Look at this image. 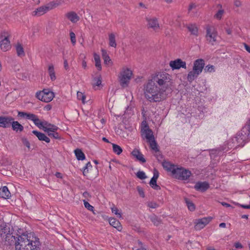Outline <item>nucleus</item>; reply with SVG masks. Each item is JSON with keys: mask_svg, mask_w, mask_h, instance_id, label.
I'll return each mask as SVG.
<instances>
[{"mask_svg": "<svg viewBox=\"0 0 250 250\" xmlns=\"http://www.w3.org/2000/svg\"><path fill=\"white\" fill-rule=\"evenodd\" d=\"M16 50L17 52V55L19 57H23L25 56V53L24 51L23 48L21 45V44L20 43H18L16 45Z\"/></svg>", "mask_w": 250, "mask_h": 250, "instance_id": "nucleus-28", "label": "nucleus"}, {"mask_svg": "<svg viewBox=\"0 0 250 250\" xmlns=\"http://www.w3.org/2000/svg\"><path fill=\"white\" fill-rule=\"evenodd\" d=\"M186 27L191 34L196 36L198 35V30L195 24H188Z\"/></svg>", "mask_w": 250, "mask_h": 250, "instance_id": "nucleus-29", "label": "nucleus"}, {"mask_svg": "<svg viewBox=\"0 0 250 250\" xmlns=\"http://www.w3.org/2000/svg\"><path fill=\"white\" fill-rule=\"evenodd\" d=\"M50 10L49 5L47 3L46 5L41 6L33 11L32 15L34 16H41Z\"/></svg>", "mask_w": 250, "mask_h": 250, "instance_id": "nucleus-13", "label": "nucleus"}, {"mask_svg": "<svg viewBox=\"0 0 250 250\" xmlns=\"http://www.w3.org/2000/svg\"><path fill=\"white\" fill-rule=\"evenodd\" d=\"M0 195L4 199L8 198L11 196V193L7 187L4 186L0 189Z\"/></svg>", "mask_w": 250, "mask_h": 250, "instance_id": "nucleus-24", "label": "nucleus"}, {"mask_svg": "<svg viewBox=\"0 0 250 250\" xmlns=\"http://www.w3.org/2000/svg\"><path fill=\"white\" fill-rule=\"evenodd\" d=\"M185 201L189 210L193 211L195 209L194 204L188 198H185Z\"/></svg>", "mask_w": 250, "mask_h": 250, "instance_id": "nucleus-37", "label": "nucleus"}, {"mask_svg": "<svg viewBox=\"0 0 250 250\" xmlns=\"http://www.w3.org/2000/svg\"><path fill=\"white\" fill-rule=\"evenodd\" d=\"M10 34L4 30L0 33V47L3 52L9 50L11 48L9 38Z\"/></svg>", "mask_w": 250, "mask_h": 250, "instance_id": "nucleus-4", "label": "nucleus"}, {"mask_svg": "<svg viewBox=\"0 0 250 250\" xmlns=\"http://www.w3.org/2000/svg\"><path fill=\"white\" fill-rule=\"evenodd\" d=\"M243 132L244 131H242L240 134H239L237 136H236L235 138V140L237 142L238 145V146H243L245 144V141L246 138V136H245L246 133L245 134H243Z\"/></svg>", "mask_w": 250, "mask_h": 250, "instance_id": "nucleus-21", "label": "nucleus"}, {"mask_svg": "<svg viewBox=\"0 0 250 250\" xmlns=\"http://www.w3.org/2000/svg\"><path fill=\"white\" fill-rule=\"evenodd\" d=\"M244 47L245 49L249 53H250V47L246 43H244Z\"/></svg>", "mask_w": 250, "mask_h": 250, "instance_id": "nucleus-64", "label": "nucleus"}, {"mask_svg": "<svg viewBox=\"0 0 250 250\" xmlns=\"http://www.w3.org/2000/svg\"><path fill=\"white\" fill-rule=\"evenodd\" d=\"M89 167H91L92 165H91L90 162H88L86 164L85 167H83V173L84 175H85V173L88 171L87 170H86Z\"/></svg>", "mask_w": 250, "mask_h": 250, "instance_id": "nucleus-55", "label": "nucleus"}, {"mask_svg": "<svg viewBox=\"0 0 250 250\" xmlns=\"http://www.w3.org/2000/svg\"><path fill=\"white\" fill-rule=\"evenodd\" d=\"M111 210H112V212L114 213L115 215H116L118 217H119V218L122 217L121 213L119 212V210L116 207H114L112 208Z\"/></svg>", "mask_w": 250, "mask_h": 250, "instance_id": "nucleus-48", "label": "nucleus"}, {"mask_svg": "<svg viewBox=\"0 0 250 250\" xmlns=\"http://www.w3.org/2000/svg\"><path fill=\"white\" fill-rule=\"evenodd\" d=\"M102 52L103 58H104V57H105V56H108V55L107 54L106 50L104 49H102Z\"/></svg>", "mask_w": 250, "mask_h": 250, "instance_id": "nucleus-63", "label": "nucleus"}, {"mask_svg": "<svg viewBox=\"0 0 250 250\" xmlns=\"http://www.w3.org/2000/svg\"><path fill=\"white\" fill-rule=\"evenodd\" d=\"M64 67L65 70H67L69 69L68 64L67 62V61L66 59L64 60Z\"/></svg>", "mask_w": 250, "mask_h": 250, "instance_id": "nucleus-62", "label": "nucleus"}, {"mask_svg": "<svg viewBox=\"0 0 250 250\" xmlns=\"http://www.w3.org/2000/svg\"><path fill=\"white\" fill-rule=\"evenodd\" d=\"M147 21L150 28L153 29L154 30H156L159 28V24L158 23V20L157 18H152L147 19Z\"/></svg>", "mask_w": 250, "mask_h": 250, "instance_id": "nucleus-17", "label": "nucleus"}, {"mask_svg": "<svg viewBox=\"0 0 250 250\" xmlns=\"http://www.w3.org/2000/svg\"><path fill=\"white\" fill-rule=\"evenodd\" d=\"M77 98L79 100H81L83 104L85 103V95L81 92H77Z\"/></svg>", "mask_w": 250, "mask_h": 250, "instance_id": "nucleus-42", "label": "nucleus"}, {"mask_svg": "<svg viewBox=\"0 0 250 250\" xmlns=\"http://www.w3.org/2000/svg\"><path fill=\"white\" fill-rule=\"evenodd\" d=\"M57 130H54V132L49 131V132L46 133L50 138L60 140L61 139V136L60 134L57 132Z\"/></svg>", "mask_w": 250, "mask_h": 250, "instance_id": "nucleus-36", "label": "nucleus"}, {"mask_svg": "<svg viewBox=\"0 0 250 250\" xmlns=\"http://www.w3.org/2000/svg\"><path fill=\"white\" fill-rule=\"evenodd\" d=\"M132 155L137 158V159L143 163H144L146 162V160L144 157V155L140 152V151L138 149H134L132 152Z\"/></svg>", "mask_w": 250, "mask_h": 250, "instance_id": "nucleus-19", "label": "nucleus"}, {"mask_svg": "<svg viewBox=\"0 0 250 250\" xmlns=\"http://www.w3.org/2000/svg\"><path fill=\"white\" fill-rule=\"evenodd\" d=\"M18 241L16 245V250H30L29 244L26 242L27 237L26 234H23L17 238Z\"/></svg>", "mask_w": 250, "mask_h": 250, "instance_id": "nucleus-9", "label": "nucleus"}, {"mask_svg": "<svg viewBox=\"0 0 250 250\" xmlns=\"http://www.w3.org/2000/svg\"><path fill=\"white\" fill-rule=\"evenodd\" d=\"M13 117L11 116H0V127L9 128L11 126Z\"/></svg>", "mask_w": 250, "mask_h": 250, "instance_id": "nucleus-14", "label": "nucleus"}, {"mask_svg": "<svg viewBox=\"0 0 250 250\" xmlns=\"http://www.w3.org/2000/svg\"><path fill=\"white\" fill-rule=\"evenodd\" d=\"M137 191H138L140 196L141 197H142V198H144L145 196V193H144L143 188L138 186L137 187Z\"/></svg>", "mask_w": 250, "mask_h": 250, "instance_id": "nucleus-51", "label": "nucleus"}, {"mask_svg": "<svg viewBox=\"0 0 250 250\" xmlns=\"http://www.w3.org/2000/svg\"><path fill=\"white\" fill-rule=\"evenodd\" d=\"M21 142L23 145L26 146L28 150L30 149V142L28 141V140L24 137H23L21 139Z\"/></svg>", "mask_w": 250, "mask_h": 250, "instance_id": "nucleus-44", "label": "nucleus"}, {"mask_svg": "<svg viewBox=\"0 0 250 250\" xmlns=\"http://www.w3.org/2000/svg\"><path fill=\"white\" fill-rule=\"evenodd\" d=\"M109 45L115 48L117 46V43L115 40V36L113 33L109 34Z\"/></svg>", "mask_w": 250, "mask_h": 250, "instance_id": "nucleus-33", "label": "nucleus"}, {"mask_svg": "<svg viewBox=\"0 0 250 250\" xmlns=\"http://www.w3.org/2000/svg\"><path fill=\"white\" fill-rule=\"evenodd\" d=\"M18 116L32 121L36 117V115L32 113L20 111L18 112Z\"/></svg>", "mask_w": 250, "mask_h": 250, "instance_id": "nucleus-25", "label": "nucleus"}, {"mask_svg": "<svg viewBox=\"0 0 250 250\" xmlns=\"http://www.w3.org/2000/svg\"><path fill=\"white\" fill-rule=\"evenodd\" d=\"M74 153L77 159L78 160H83L85 159V155L81 149L77 148L74 150Z\"/></svg>", "mask_w": 250, "mask_h": 250, "instance_id": "nucleus-30", "label": "nucleus"}, {"mask_svg": "<svg viewBox=\"0 0 250 250\" xmlns=\"http://www.w3.org/2000/svg\"><path fill=\"white\" fill-rule=\"evenodd\" d=\"M205 66V61L203 59H199L195 60L193 63V70L190 71L188 74V80L191 82L201 73Z\"/></svg>", "mask_w": 250, "mask_h": 250, "instance_id": "nucleus-3", "label": "nucleus"}, {"mask_svg": "<svg viewBox=\"0 0 250 250\" xmlns=\"http://www.w3.org/2000/svg\"><path fill=\"white\" fill-rule=\"evenodd\" d=\"M169 66L172 70L179 69L181 68L186 69V62L180 59H177L174 61H171L169 62Z\"/></svg>", "mask_w": 250, "mask_h": 250, "instance_id": "nucleus-12", "label": "nucleus"}, {"mask_svg": "<svg viewBox=\"0 0 250 250\" xmlns=\"http://www.w3.org/2000/svg\"><path fill=\"white\" fill-rule=\"evenodd\" d=\"M150 186L154 189L158 190L161 189L160 187L157 184V179L151 178L150 182Z\"/></svg>", "mask_w": 250, "mask_h": 250, "instance_id": "nucleus-34", "label": "nucleus"}, {"mask_svg": "<svg viewBox=\"0 0 250 250\" xmlns=\"http://www.w3.org/2000/svg\"><path fill=\"white\" fill-rule=\"evenodd\" d=\"M206 38L207 42L211 45H214L217 41L218 35L217 30L214 27L209 25L206 26Z\"/></svg>", "mask_w": 250, "mask_h": 250, "instance_id": "nucleus-7", "label": "nucleus"}, {"mask_svg": "<svg viewBox=\"0 0 250 250\" xmlns=\"http://www.w3.org/2000/svg\"><path fill=\"white\" fill-rule=\"evenodd\" d=\"M234 4L238 7L241 5V2L239 0H234Z\"/></svg>", "mask_w": 250, "mask_h": 250, "instance_id": "nucleus-59", "label": "nucleus"}, {"mask_svg": "<svg viewBox=\"0 0 250 250\" xmlns=\"http://www.w3.org/2000/svg\"><path fill=\"white\" fill-rule=\"evenodd\" d=\"M234 246L236 249H242L243 248L242 245L239 242L235 243Z\"/></svg>", "mask_w": 250, "mask_h": 250, "instance_id": "nucleus-61", "label": "nucleus"}, {"mask_svg": "<svg viewBox=\"0 0 250 250\" xmlns=\"http://www.w3.org/2000/svg\"><path fill=\"white\" fill-rule=\"evenodd\" d=\"M224 13V11L222 9L219 10L216 14L214 15V18L218 19L220 20L222 18V17Z\"/></svg>", "mask_w": 250, "mask_h": 250, "instance_id": "nucleus-47", "label": "nucleus"}, {"mask_svg": "<svg viewBox=\"0 0 250 250\" xmlns=\"http://www.w3.org/2000/svg\"><path fill=\"white\" fill-rule=\"evenodd\" d=\"M164 169L170 172L176 179L181 180H187L191 175V171L181 166L171 164L169 162L164 161L162 163Z\"/></svg>", "mask_w": 250, "mask_h": 250, "instance_id": "nucleus-2", "label": "nucleus"}, {"mask_svg": "<svg viewBox=\"0 0 250 250\" xmlns=\"http://www.w3.org/2000/svg\"><path fill=\"white\" fill-rule=\"evenodd\" d=\"M8 235L9 236H8V237L4 240V241L7 242V244L9 245L15 244L16 246L18 241V239H16L17 238L13 236L11 232H10Z\"/></svg>", "mask_w": 250, "mask_h": 250, "instance_id": "nucleus-26", "label": "nucleus"}, {"mask_svg": "<svg viewBox=\"0 0 250 250\" xmlns=\"http://www.w3.org/2000/svg\"><path fill=\"white\" fill-rule=\"evenodd\" d=\"M48 73L51 81H53L56 80V78L54 68L53 65L52 64L48 66Z\"/></svg>", "mask_w": 250, "mask_h": 250, "instance_id": "nucleus-32", "label": "nucleus"}, {"mask_svg": "<svg viewBox=\"0 0 250 250\" xmlns=\"http://www.w3.org/2000/svg\"><path fill=\"white\" fill-rule=\"evenodd\" d=\"M171 76L165 72H159L151 75L144 86L145 98L151 103L165 100L172 90Z\"/></svg>", "mask_w": 250, "mask_h": 250, "instance_id": "nucleus-1", "label": "nucleus"}, {"mask_svg": "<svg viewBox=\"0 0 250 250\" xmlns=\"http://www.w3.org/2000/svg\"><path fill=\"white\" fill-rule=\"evenodd\" d=\"M132 75V72L130 69L123 68L119 76V81L122 86L125 87L128 85Z\"/></svg>", "mask_w": 250, "mask_h": 250, "instance_id": "nucleus-6", "label": "nucleus"}, {"mask_svg": "<svg viewBox=\"0 0 250 250\" xmlns=\"http://www.w3.org/2000/svg\"><path fill=\"white\" fill-rule=\"evenodd\" d=\"M11 126H12V129L16 132H21L23 130V126L18 121H14L13 118L12 122H11Z\"/></svg>", "mask_w": 250, "mask_h": 250, "instance_id": "nucleus-18", "label": "nucleus"}, {"mask_svg": "<svg viewBox=\"0 0 250 250\" xmlns=\"http://www.w3.org/2000/svg\"><path fill=\"white\" fill-rule=\"evenodd\" d=\"M104 59V63L105 64H108L109 62H110L111 61V59H110V57L109 56H106V57H104V58H103Z\"/></svg>", "mask_w": 250, "mask_h": 250, "instance_id": "nucleus-57", "label": "nucleus"}, {"mask_svg": "<svg viewBox=\"0 0 250 250\" xmlns=\"http://www.w3.org/2000/svg\"><path fill=\"white\" fill-rule=\"evenodd\" d=\"M149 143L150 148L154 152L158 151L159 150L157 143L155 140V138L147 142Z\"/></svg>", "mask_w": 250, "mask_h": 250, "instance_id": "nucleus-31", "label": "nucleus"}, {"mask_svg": "<svg viewBox=\"0 0 250 250\" xmlns=\"http://www.w3.org/2000/svg\"><path fill=\"white\" fill-rule=\"evenodd\" d=\"M32 121L37 126L40 128L41 125H42V122L40 120L37 115L36 116V117L33 119Z\"/></svg>", "mask_w": 250, "mask_h": 250, "instance_id": "nucleus-49", "label": "nucleus"}, {"mask_svg": "<svg viewBox=\"0 0 250 250\" xmlns=\"http://www.w3.org/2000/svg\"><path fill=\"white\" fill-rule=\"evenodd\" d=\"M70 37L71 42H72V43L73 45L75 44L76 41V36H75V33L73 32H71L70 33Z\"/></svg>", "mask_w": 250, "mask_h": 250, "instance_id": "nucleus-50", "label": "nucleus"}, {"mask_svg": "<svg viewBox=\"0 0 250 250\" xmlns=\"http://www.w3.org/2000/svg\"><path fill=\"white\" fill-rule=\"evenodd\" d=\"M149 219L153 223L154 225L158 226L161 223V220L155 214H152L149 216Z\"/></svg>", "mask_w": 250, "mask_h": 250, "instance_id": "nucleus-27", "label": "nucleus"}, {"mask_svg": "<svg viewBox=\"0 0 250 250\" xmlns=\"http://www.w3.org/2000/svg\"><path fill=\"white\" fill-rule=\"evenodd\" d=\"M26 235V242H28L30 246V250H40L41 244L39 238L34 233H29Z\"/></svg>", "mask_w": 250, "mask_h": 250, "instance_id": "nucleus-5", "label": "nucleus"}, {"mask_svg": "<svg viewBox=\"0 0 250 250\" xmlns=\"http://www.w3.org/2000/svg\"><path fill=\"white\" fill-rule=\"evenodd\" d=\"M196 7V5L195 3H191L188 7V12L190 11L192 9L195 8Z\"/></svg>", "mask_w": 250, "mask_h": 250, "instance_id": "nucleus-60", "label": "nucleus"}, {"mask_svg": "<svg viewBox=\"0 0 250 250\" xmlns=\"http://www.w3.org/2000/svg\"><path fill=\"white\" fill-rule=\"evenodd\" d=\"M94 81L96 82L95 84L97 86H99L102 83V78L101 76L94 78Z\"/></svg>", "mask_w": 250, "mask_h": 250, "instance_id": "nucleus-54", "label": "nucleus"}, {"mask_svg": "<svg viewBox=\"0 0 250 250\" xmlns=\"http://www.w3.org/2000/svg\"><path fill=\"white\" fill-rule=\"evenodd\" d=\"M113 151L117 155H120L123 151L122 148L118 145L112 144Z\"/></svg>", "mask_w": 250, "mask_h": 250, "instance_id": "nucleus-39", "label": "nucleus"}, {"mask_svg": "<svg viewBox=\"0 0 250 250\" xmlns=\"http://www.w3.org/2000/svg\"><path fill=\"white\" fill-rule=\"evenodd\" d=\"M209 188V185L207 182H198L195 186L194 188L201 192H205Z\"/></svg>", "mask_w": 250, "mask_h": 250, "instance_id": "nucleus-15", "label": "nucleus"}, {"mask_svg": "<svg viewBox=\"0 0 250 250\" xmlns=\"http://www.w3.org/2000/svg\"><path fill=\"white\" fill-rule=\"evenodd\" d=\"M66 17L72 22H76L80 18L77 14L74 12H70L66 14Z\"/></svg>", "mask_w": 250, "mask_h": 250, "instance_id": "nucleus-23", "label": "nucleus"}, {"mask_svg": "<svg viewBox=\"0 0 250 250\" xmlns=\"http://www.w3.org/2000/svg\"><path fill=\"white\" fill-rule=\"evenodd\" d=\"M158 177L159 172L157 170L155 169L153 172V176L152 177V178L157 180Z\"/></svg>", "mask_w": 250, "mask_h": 250, "instance_id": "nucleus-58", "label": "nucleus"}, {"mask_svg": "<svg viewBox=\"0 0 250 250\" xmlns=\"http://www.w3.org/2000/svg\"><path fill=\"white\" fill-rule=\"evenodd\" d=\"M62 3V1L61 0H57L55 1H53L48 3L51 10L58 6L59 5H61Z\"/></svg>", "mask_w": 250, "mask_h": 250, "instance_id": "nucleus-38", "label": "nucleus"}, {"mask_svg": "<svg viewBox=\"0 0 250 250\" xmlns=\"http://www.w3.org/2000/svg\"><path fill=\"white\" fill-rule=\"evenodd\" d=\"M137 177L141 180H144L146 178V176L145 173L143 171H139L136 174Z\"/></svg>", "mask_w": 250, "mask_h": 250, "instance_id": "nucleus-43", "label": "nucleus"}, {"mask_svg": "<svg viewBox=\"0 0 250 250\" xmlns=\"http://www.w3.org/2000/svg\"><path fill=\"white\" fill-rule=\"evenodd\" d=\"M147 206L150 208H156L158 207V205L155 202H150L147 203Z\"/></svg>", "mask_w": 250, "mask_h": 250, "instance_id": "nucleus-52", "label": "nucleus"}, {"mask_svg": "<svg viewBox=\"0 0 250 250\" xmlns=\"http://www.w3.org/2000/svg\"><path fill=\"white\" fill-rule=\"evenodd\" d=\"M83 196L86 199H88V198L91 197L90 193L87 191L84 192L83 194Z\"/></svg>", "mask_w": 250, "mask_h": 250, "instance_id": "nucleus-56", "label": "nucleus"}, {"mask_svg": "<svg viewBox=\"0 0 250 250\" xmlns=\"http://www.w3.org/2000/svg\"><path fill=\"white\" fill-rule=\"evenodd\" d=\"M42 125H41L40 128H42L44 131V127H47L48 126L49 123L47 122L46 121L42 122Z\"/></svg>", "mask_w": 250, "mask_h": 250, "instance_id": "nucleus-53", "label": "nucleus"}, {"mask_svg": "<svg viewBox=\"0 0 250 250\" xmlns=\"http://www.w3.org/2000/svg\"><path fill=\"white\" fill-rule=\"evenodd\" d=\"M204 71L206 72H214V67L213 65L208 64L206 66Z\"/></svg>", "mask_w": 250, "mask_h": 250, "instance_id": "nucleus-46", "label": "nucleus"}, {"mask_svg": "<svg viewBox=\"0 0 250 250\" xmlns=\"http://www.w3.org/2000/svg\"><path fill=\"white\" fill-rule=\"evenodd\" d=\"M94 60L95 62V66L99 70L102 69V66L101 64L100 57L99 55L94 54Z\"/></svg>", "mask_w": 250, "mask_h": 250, "instance_id": "nucleus-35", "label": "nucleus"}, {"mask_svg": "<svg viewBox=\"0 0 250 250\" xmlns=\"http://www.w3.org/2000/svg\"><path fill=\"white\" fill-rule=\"evenodd\" d=\"M109 223L111 226L116 228L119 231H121L122 230V227L121 223L115 218H112L109 219Z\"/></svg>", "mask_w": 250, "mask_h": 250, "instance_id": "nucleus-22", "label": "nucleus"}, {"mask_svg": "<svg viewBox=\"0 0 250 250\" xmlns=\"http://www.w3.org/2000/svg\"><path fill=\"white\" fill-rule=\"evenodd\" d=\"M10 232V230L9 227H5L3 228L0 229V236L1 239L3 241H4L6 239L8 236H9V234Z\"/></svg>", "mask_w": 250, "mask_h": 250, "instance_id": "nucleus-20", "label": "nucleus"}, {"mask_svg": "<svg viewBox=\"0 0 250 250\" xmlns=\"http://www.w3.org/2000/svg\"><path fill=\"white\" fill-rule=\"evenodd\" d=\"M32 133L36 135L38 139L41 141H44L47 143H49L50 142V138L42 132L37 130H33L32 131Z\"/></svg>", "mask_w": 250, "mask_h": 250, "instance_id": "nucleus-16", "label": "nucleus"}, {"mask_svg": "<svg viewBox=\"0 0 250 250\" xmlns=\"http://www.w3.org/2000/svg\"><path fill=\"white\" fill-rule=\"evenodd\" d=\"M211 217H204L201 219H196L195 221L194 228L197 230H200L203 229L207 224H208L212 220Z\"/></svg>", "mask_w": 250, "mask_h": 250, "instance_id": "nucleus-10", "label": "nucleus"}, {"mask_svg": "<svg viewBox=\"0 0 250 250\" xmlns=\"http://www.w3.org/2000/svg\"><path fill=\"white\" fill-rule=\"evenodd\" d=\"M154 156L159 162H161L163 159V156L159 150L158 151L155 152Z\"/></svg>", "mask_w": 250, "mask_h": 250, "instance_id": "nucleus-45", "label": "nucleus"}, {"mask_svg": "<svg viewBox=\"0 0 250 250\" xmlns=\"http://www.w3.org/2000/svg\"><path fill=\"white\" fill-rule=\"evenodd\" d=\"M83 202L85 208H86L88 210L92 211L93 213L95 214V213L94 212V207L91 205H90V204L86 200H83Z\"/></svg>", "mask_w": 250, "mask_h": 250, "instance_id": "nucleus-41", "label": "nucleus"}, {"mask_svg": "<svg viewBox=\"0 0 250 250\" xmlns=\"http://www.w3.org/2000/svg\"><path fill=\"white\" fill-rule=\"evenodd\" d=\"M54 97V93L48 89H43L42 91H38L36 93V97L45 103L51 102Z\"/></svg>", "mask_w": 250, "mask_h": 250, "instance_id": "nucleus-8", "label": "nucleus"}, {"mask_svg": "<svg viewBox=\"0 0 250 250\" xmlns=\"http://www.w3.org/2000/svg\"><path fill=\"white\" fill-rule=\"evenodd\" d=\"M141 135L144 139H146L147 140V142L155 138L152 130L147 125H145L142 128Z\"/></svg>", "mask_w": 250, "mask_h": 250, "instance_id": "nucleus-11", "label": "nucleus"}, {"mask_svg": "<svg viewBox=\"0 0 250 250\" xmlns=\"http://www.w3.org/2000/svg\"><path fill=\"white\" fill-rule=\"evenodd\" d=\"M44 128L45 132H49V131L54 132V130H58V129H59L58 126H56L55 125L51 124L50 123L47 128L44 127Z\"/></svg>", "mask_w": 250, "mask_h": 250, "instance_id": "nucleus-40", "label": "nucleus"}]
</instances>
